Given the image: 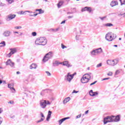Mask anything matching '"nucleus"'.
I'll use <instances>...</instances> for the list:
<instances>
[{
  "instance_id": "nucleus-18",
  "label": "nucleus",
  "mask_w": 125,
  "mask_h": 125,
  "mask_svg": "<svg viewBox=\"0 0 125 125\" xmlns=\"http://www.w3.org/2000/svg\"><path fill=\"white\" fill-rule=\"evenodd\" d=\"M51 114H52V112L51 111L49 110L48 113V115L46 118V121L47 122L49 121V119H50V117H51Z\"/></svg>"
},
{
  "instance_id": "nucleus-17",
  "label": "nucleus",
  "mask_w": 125,
  "mask_h": 125,
  "mask_svg": "<svg viewBox=\"0 0 125 125\" xmlns=\"http://www.w3.org/2000/svg\"><path fill=\"white\" fill-rule=\"evenodd\" d=\"M118 4H119V3L117 1H112L110 3V5L112 7H114V6L118 5Z\"/></svg>"
},
{
  "instance_id": "nucleus-62",
  "label": "nucleus",
  "mask_w": 125,
  "mask_h": 125,
  "mask_svg": "<svg viewBox=\"0 0 125 125\" xmlns=\"http://www.w3.org/2000/svg\"><path fill=\"white\" fill-rule=\"evenodd\" d=\"M26 11L23 12V13H22V14H23V15H24V14H26Z\"/></svg>"
},
{
  "instance_id": "nucleus-23",
  "label": "nucleus",
  "mask_w": 125,
  "mask_h": 125,
  "mask_svg": "<svg viewBox=\"0 0 125 125\" xmlns=\"http://www.w3.org/2000/svg\"><path fill=\"white\" fill-rule=\"evenodd\" d=\"M84 75H85L86 78H87V79L88 80V81H89V80H90L91 79V76H90V75H91V73H87Z\"/></svg>"
},
{
  "instance_id": "nucleus-63",
  "label": "nucleus",
  "mask_w": 125,
  "mask_h": 125,
  "mask_svg": "<svg viewBox=\"0 0 125 125\" xmlns=\"http://www.w3.org/2000/svg\"><path fill=\"white\" fill-rule=\"evenodd\" d=\"M42 92H42L41 93V95H42V96L43 95V94H42Z\"/></svg>"
},
{
  "instance_id": "nucleus-19",
  "label": "nucleus",
  "mask_w": 125,
  "mask_h": 125,
  "mask_svg": "<svg viewBox=\"0 0 125 125\" xmlns=\"http://www.w3.org/2000/svg\"><path fill=\"white\" fill-rule=\"evenodd\" d=\"M3 36L4 37H9L10 36V32L8 31H6L3 33Z\"/></svg>"
},
{
  "instance_id": "nucleus-29",
  "label": "nucleus",
  "mask_w": 125,
  "mask_h": 125,
  "mask_svg": "<svg viewBox=\"0 0 125 125\" xmlns=\"http://www.w3.org/2000/svg\"><path fill=\"white\" fill-rule=\"evenodd\" d=\"M6 44H5V42L2 41L0 43V47H2L3 46H5Z\"/></svg>"
},
{
  "instance_id": "nucleus-40",
  "label": "nucleus",
  "mask_w": 125,
  "mask_h": 125,
  "mask_svg": "<svg viewBox=\"0 0 125 125\" xmlns=\"http://www.w3.org/2000/svg\"><path fill=\"white\" fill-rule=\"evenodd\" d=\"M32 36H33V37H36V36H37V32H32Z\"/></svg>"
},
{
  "instance_id": "nucleus-42",
  "label": "nucleus",
  "mask_w": 125,
  "mask_h": 125,
  "mask_svg": "<svg viewBox=\"0 0 125 125\" xmlns=\"http://www.w3.org/2000/svg\"><path fill=\"white\" fill-rule=\"evenodd\" d=\"M119 74H120V70H116L115 72V75H119Z\"/></svg>"
},
{
  "instance_id": "nucleus-44",
  "label": "nucleus",
  "mask_w": 125,
  "mask_h": 125,
  "mask_svg": "<svg viewBox=\"0 0 125 125\" xmlns=\"http://www.w3.org/2000/svg\"><path fill=\"white\" fill-rule=\"evenodd\" d=\"M97 83V81H95L94 83H91L90 84V85H93V84H95Z\"/></svg>"
},
{
  "instance_id": "nucleus-58",
  "label": "nucleus",
  "mask_w": 125,
  "mask_h": 125,
  "mask_svg": "<svg viewBox=\"0 0 125 125\" xmlns=\"http://www.w3.org/2000/svg\"><path fill=\"white\" fill-rule=\"evenodd\" d=\"M1 123H2L1 121V118L0 117V125H1Z\"/></svg>"
},
{
  "instance_id": "nucleus-6",
  "label": "nucleus",
  "mask_w": 125,
  "mask_h": 125,
  "mask_svg": "<svg viewBox=\"0 0 125 125\" xmlns=\"http://www.w3.org/2000/svg\"><path fill=\"white\" fill-rule=\"evenodd\" d=\"M119 62L118 60H107V64L108 65H111V66H115V65H117Z\"/></svg>"
},
{
  "instance_id": "nucleus-15",
  "label": "nucleus",
  "mask_w": 125,
  "mask_h": 125,
  "mask_svg": "<svg viewBox=\"0 0 125 125\" xmlns=\"http://www.w3.org/2000/svg\"><path fill=\"white\" fill-rule=\"evenodd\" d=\"M40 116L42 117V118L40 120L37 121V124H39V123H41V122L43 121L44 120V115H43L42 113L41 112Z\"/></svg>"
},
{
  "instance_id": "nucleus-5",
  "label": "nucleus",
  "mask_w": 125,
  "mask_h": 125,
  "mask_svg": "<svg viewBox=\"0 0 125 125\" xmlns=\"http://www.w3.org/2000/svg\"><path fill=\"white\" fill-rule=\"evenodd\" d=\"M74 74L71 75L68 73L67 75L64 77V81H67L68 83H71V81L74 78Z\"/></svg>"
},
{
  "instance_id": "nucleus-16",
  "label": "nucleus",
  "mask_w": 125,
  "mask_h": 125,
  "mask_svg": "<svg viewBox=\"0 0 125 125\" xmlns=\"http://www.w3.org/2000/svg\"><path fill=\"white\" fill-rule=\"evenodd\" d=\"M70 119V117H65L64 118H62V119H61L59 121V124L60 125H62V123H63V122H64V121H66V120H68Z\"/></svg>"
},
{
  "instance_id": "nucleus-3",
  "label": "nucleus",
  "mask_w": 125,
  "mask_h": 125,
  "mask_svg": "<svg viewBox=\"0 0 125 125\" xmlns=\"http://www.w3.org/2000/svg\"><path fill=\"white\" fill-rule=\"evenodd\" d=\"M53 53L52 52H49L46 54L43 59V62H46L47 61H48L49 59L52 58V57H53Z\"/></svg>"
},
{
  "instance_id": "nucleus-20",
  "label": "nucleus",
  "mask_w": 125,
  "mask_h": 125,
  "mask_svg": "<svg viewBox=\"0 0 125 125\" xmlns=\"http://www.w3.org/2000/svg\"><path fill=\"white\" fill-rule=\"evenodd\" d=\"M63 62H60L58 61H55L53 63V65L54 66V67H56L57 66H59V65H60V64H62Z\"/></svg>"
},
{
  "instance_id": "nucleus-2",
  "label": "nucleus",
  "mask_w": 125,
  "mask_h": 125,
  "mask_svg": "<svg viewBox=\"0 0 125 125\" xmlns=\"http://www.w3.org/2000/svg\"><path fill=\"white\" fill-rule=\"evenodd\" d=\"M51 102L48 100H43L40 102V105L42 109H44L47 105H51Z\"/></svg>"
},
{
  "instance_id": "nucleus-30",
  "label": "nucleus",
  "mask_w": 125,
  "mask_h": 125,
  "mask_svg": "<svg viewBox=\"0 0 125 125\" xmlns=\"http://www.w3.org/2000/svg\"><path fill=\"white\" fill-rule=\"evenodd\" d=\"M50 31H52L53 32H57V31H59V28H56V29L51 28L50 29Z\"/></svg>"
},
{
  "instance_id": "nucleus-13",
  "label": "nucleus",
  "mask_w": 125,
  "mask_h": 125,
  "mask_svg": "<svg viewBox=\"0 0 125 125\" xmlns=\"http://www.w3.org/2000/svg\"><path fill=\"white\" fill-rule=\"evenodd\" d=\"M113 122H120L121 118H120V115H117V116H112Z\"/></svg>"
},
{
  "instance_id": "nucleus-35",
  "label": "nucleus",
  "mask_w": 125,
  "mask_h": 125,
  "mask_svg": "<svg viewBox=\"0 0 125 125\" xmlns=\"http://www.w3.org/2000/svg\"><path fill=\"white\" fill-rule=\"evenodd\" d=\"M87 9V7H85L84 8H83L82 9V12H83V11H86Z\"/></svg>"
},
{
  "instance_id": "nucleus-4",
  "label": "nucleus",
  "mask_w": 125,
  "mask_h": 125,
  "mask_svg": "<svg viewBox=\"0 0 125 125\" xmlns=\"http://www.w3.org/2000/svg\"><path fill=\"white\" fill-rule=\"evenodd\" d=\"M102 53V48H99L95 50H93L91 52V55L92 56H96V55Z\"/></svg>"
},
{
  "instance_id": "nucleus-56",
  "label": "nucleus",
  "mask_w": 125,
  "mask_h": 125,
  "mask_svg": "<svg viewBox=\"0 0 125 125\" xmlns=\"http://www.w3.org/2000/svg\"><path fill=\"white\" fill-rule=\"evenodd\" d=\"M38 14H39L36 13V14H34L33 15H34V17H36V16H37L38 15Z\"/></svg>"
},
{
  "instance_id": "nucleus-53",
  "label": "nucleus",
  "mask_w": 125,
  "mask_h": 125,
  "mask_svg": "<svg viewBox=\"0 0 125 125\" xmlns=\"http://www.w3.org/2000/svg\"><path fill=\"white\" fill-rule=\"evenodd\" d=\"M120 15L121 16H123V17H125V13L124 14H121Z\"/></svg>"
},
{
  "instance_id": "nucleus-49",
  "label": "nucleus",
  "mask_w": 125,
  "mask_h": 125,
  "mask_svg": "<svg viewBox=\"0 0 125 125\" xmlns=\"http://www.w3.org/2000/svg\"><path fill=\"white\" fill-rule=\"evenodd\" d=\"M105 18H106V17H100V19H101V20H104V19H105Z\"/></svg>"
},
{
  "instance_id": "nucleus-38",
  "label": "nucleus",
  "mask_w": 125,
  "mask_h": 125,
  "mask_svg": "<svg viewBox=\"0 0 125 125\" xmlns=\"http://www.w3.org/2000/svg\"><path fill=\"white\" fill-rule=\"evenodd\" d=\"M107 76H113V72L110 71L107 73Z\"/></svg>"
},
{
  "instance_id": "nucleus-59",
  "label": "nucleus",
  "mask_w": 125,
  "mask_h": 125,
  "mask_svg": "<svg viewBox=\"0 0 125 125\" xmlns=\"http://www.w3.org/2000/svg\"><path fill=\"white\" fill-rule=\"evenodd\" d=\"M67 14H73V12H67Z\"/></svg>"
},
{
  "instance_id": "nucleus-12",
  "label": "nucleus",
  "mask_w": 125,
  "mask_h": 125,
  "mask_svg": "<svg viewBox=\"0 0 125 125\" xmlns=\"http://www.w3.org/2000/svg\"><path fill=\"white\" fill-rule=\"evenodd\" d=\"M11 52L8 54V56L10 57L12 54H14V53H16L17 52V50L16 48H11L10 49Z\"/></svg>"
},
{
  "instance_id": "nucleus-14",
  "label": "nucleus",
  "mask_w": 125,
  "mask_h": 125,
  "mask_svg": "<svg viewBox=\"0 0 125 125\" xmlns=\"http://www.w3.org/2000/svg\"><path fill=\"white\" fill-rule=\"evenodd\" d=\"M15 17H16V15H11L10 14L8 16V18L7 19V20L8 21H10V20H12V19H14V18H15Z\"/></svg>"
},
{
  "instance_id": "nucleus-27",
  "label": "nucleus",
  "mask_w": 125,
  "mask_h": 125,
  "mask_svg": "<svg viewBox=\"0 0 125 125\" xmlns=\"http://www.w3.org/2000/svg\"><path fill=\"white\" fill-rule=\"evenodd\" d=\"M89 93L90 96H92V97L95 96V94H94V92H93L92 90H90Z\"/></svg>"
},
{
  "instance_id": "nucleus-61",
  "label": "nucleus",
  "mask_w": 125,
  "mask_h": 125,
  "mask_svg": "<svg viewBox=\"0 0 125 125\" xmlns=\"http://www.w3.org/2000/svg\"><path fill=\"white\" fill-rule=\"evenodd\" d=\"M17 75H19V74H20V72L19 71L17 72Z\"/></svg>"
},
{
  "instance_id": "nucleus-45",
  "label": "nucleus",
  "mask_w": 125,
  "mask_h": 125,
  "mask_svg": "<svg viewBox=\"0 0 125 125\" xmlns=\"http://www.w3.org/2000/svg\"><path fill=\"white\" fill-rule=\"evenodd\" d=\"M8 103V104H14V102H13V101H10Z\"/></svg>"
},
{
  "instance_id": "nucleus-37",
  "label": "nucleus",
  "mask_w": 125,
  "mask_h": 125,
  "mask_svg": "<svg viewBox=\"0 0 125 125\" xmlns=\"http://www.w3.org/2000/svg\"><path fill=\"white\" fill-rule=\"evenodd\" d=\"M102 66V63H100L99 64H97L96 67L97 68H99Z\"/></svg>"
},
{
  "instance_id": "nucleus-31",
  "label": "nucleus",
  "mask_w": 125,
  "mask_h": 125,
  "mask_svg": "<svg viewBox=\"0 0 125 125\" xmlns=\"http://www.w3.org/2000/svg\"><path fill=\"white\" fill-rule=\"evenodd\" d=\"M121 3V5H123V4H125V0H119Z\"/></svg>"
},
{
  "instance_id": "nucleus-21",
  "label": "nucleus",
  "mask_w": 125,
  "mask_h": 125,
  "mask_svg": "<svg viewBox=\"0 0 125 125\" xmlns=\"http://www.w3.org/2000/svg\"><path fill=\"white\" fill-rule=\"evenodd\" d=\"M64 4V1L60 0L59 1L58 4H57L58 8H60Z\"/></svg>"
},
{
  "instance_id": "nucleus-36",
  "label": "nucleus",
  "mask_w": 125,
  "mask_h": 125,
  "mask_svg": "<svg viewBox=\"0 0 125 125\" xmlns=\"http://www.w3.org/2000/svg\"><path fill=\"white\" fill-rule=\"evenodd\" d=\"M87 9V7H85L84 8H83L82 9V12H83V11H86Z\"/></svg>"
},
{
  "instance_id": "nucleus-7",
  "label": "nucleus",
  "mask_w": 125,
  "mask_h": 125,
  "mask_svg": "<svg viewBox=\"0 0 125 125\" xmlns=\"http://www.w3.org/2000/svg\"><path fill=\"white\" fill-rule=\"evenodd\" d=\"M111 122H114L113 119V116L111 117L107 116L104 119V125H106L107 123H111Z\"/></svg>"
},
{
  "instance_id": "nucleus-26",
  "label": "nucleus",
  "mask_w": 125,
  "mask_h": 125,
  "mask_svg": "<svg viewBox=\"0 0 125 125\" xmlns=\"http://www.w3.org/2000/svg\"><path fill=\"white\" fill-rule=\"evenodd\" d=\"M63 66H66V67H70V64H69V62L67 61H65L63 62H62Z\"/></svg>"
},
{
  "instance_id": "nucleus-64",
  "label": "nucleus",
  "mask_w": 125,
  "mask_h": 125,
  "mask_svg": "<svg viewBox=\"0 0 125 125\" xmlns=\"http://www.w3.org/2000/svg\"><path fill=\"white\" fill-rule=\"evenodd\" d=\"M0 83H2V81L0 80Z\"/></svg>"
},
{
  "instance_id": "nucleus-33",
  "label": "nucleus",
  "mask_w": 125,
  "mask_h": 125,
  "mask_svg": "<svg viewBox=\"0 0 125 125\" xmlns=\"http://www.w3.org/2000/svg\"><path fill=\"white\" fill-rule=\"evenodd\" d=\"M112 37V39L113 40H115V39H116V38H117V35L115 34H113L112 35H111Z\"/></svg>"
},
{
  "instance_id": "nucleus-41",
  "label": "nucleus",
  "mask_w": 125,
  "mask_h": 125,
  "mask_svg": "<svg viewBox=\"0 0 125 125\" xmlns=\"http://www.w3.org/2000/svg\"><path fill=\"white\" fill-rule=\"evenodd\" d=\"M62 48L64 49V48H67V46L64 45L63 44H62Z\"/></svg>"
},
{
  "instance_id": "nucleus-1",
  "label": "nucleus",
  "mask_w": 125,
  "mask_h": 125,
  "mask_svg": "<svg viewBox=\"0 0 125 125\" xmlns=\"http://www.w3.org/2000/svg\"><path fill=\"white\" fill-rule=\"evenodd\" d=\"M47 43V40L44 37L38 38L35 41L36 45H45Z\"/></svg>"
},
{
  "instance_id": "nucleus-34",
  "label": "nucleus",
  "mask_w": 125,
  "mask_h": 125,
  "mask_svg": "<svg viewBox=\"0 0 125 125\" xmlns=\"http://www.w3.org/2000/svg\"><path fill=\"white\" fill-rule=\"evenodd\" d=\"M105 26L106 27H111V26H113V24L112 23H106Z\"/></svg>"
},
{
  "instance_id": "nucleus-55",
  "label": "nucleus",
  "mask_w": 125,
  "mask_h": 125,
  "mask_svg": "<svg viewBox=\"0 0 125 125\" xmlns=\"http://www.w3.org/2000/svg\"><path fill=\"white\" fill-rule=\"evenodd\" d=\"M94 94H95V95H98V92H94Z\"/></svg>"
},
{
  "instance_id": "nucleus-24",
  "label": "nucleus",
  "mask_w": 125,
  "mask_h": 125,
  "mask_svg": "<svg viewBox=\"0 0 125 125\" xmlns=\"http://www.w3.org/2000/svg\"><path fill=\"white\" fill-rule=\"evenodd\" d=\"M36 11H39L38 14H42L44 13V11L42 10V9H37Z\"/></svg>"
},
{
  "instance_id": "nucleus-28",
  "label": "nucleus",
  "mask_w": 125,
  "mask_h": 125,
  "mask_svg": "<svg viewBox=\"0 0 125 125\" xmlns=\"http://www.w3.org/2000/svg\"><path fill=\"white\" fill-rule=\"evenodd\" d=\"M8 87H9V88H10V89H13V90H14V91H15V89H14V88L13 87V85L12 84H8Z\"/></svg>"
},
{
  "instance_id": "nucleus-60",
  "label": "nucleus",
  "mask_w": 125,
  "mask_h": 125,
  "mask_svg": "<svg viewBox=\"0 0 125 125\" xmlns=\"http://www.w3.org/2000/svg\"><path fill=\"white\" fill-rule=\"evenodd\" d=\"M29 16H30V17H34V15H32V14H30L29 15Z\"/></svg>"
},
{
  "instance_id": "nucleus-47",
  "label": "nucleus",
  "mask_w": 125,
  "mask_h": 125,
  "mask_svg": "<svg viewBox=\"0 0 125 125\" xmlns=\"http://www.w3.org/2000/svg\"><path fill=\"white\" fill-rule=\"evenodd\" d=\"M21 28H22V27L21 26L15 27V28H16V29H21Z\"/></svg>"
},
{
  "instance_id": "nucleus-46",
  "label": "nucleus",
  "mask_w": 125,
  "mask_h": 125,
  "mask_svg": "<svg viewBox=\"0 0 125 125\" xmlns=\"http://www.w3.org/2000/svg\"><path fill=\"white\" fill-rule=\"evenodd\" d=\"M78 92H79V91H76V90H74L72 93V94H73V93H78Z\"/></svg>"
},
{
  "instance_id": "nucleus-50",
  "label": "nucleus",
  "mask_w": 125,
  "mask_h": 125,
  "mask_svg": "<svg viewBox=\"0 0 125 125\" xmlns=\"http://www.w3.org/2000/svg\"><path fill=\"white\" fill-rule=\"evenodd\" d=\"M79 37H80V35H79L78 34H77L76 36V39L77 40H79Z\"/></svg>"
},
{
  "instance_id": "nucleus-51",
  "label": "nucleus",
  "mask_w": 125,
  "mask_h": 125,
  "mask_svg": "<svg viewBox=\"0 0 125 125\" xmlns=\"http://www.w3.org/2000/svg\"><path fill=\"white\" fill-rule=\"evenodd\" d=\"M74 17V16H69L68 17V19H71V18H73Z\"/></svg>"
},
{
  "instance_id": "nucleus-10",
  "label": "nucleus",
  "mask_w": 125,
  "mask_h": 125,
  "mask_svg": "<svg viewBox=\"0 0 125 125\" xmlns=\"http://www.w3.org/2000/svg\"><path fill=\"white\" fill-rule=\"evenodd\" d=\"M81 81V83H88V82H89V80L87 79V78L85 76V75H83Z\"/></svg>"
},
{
  "instance_id": "nucleus-48",
  "label": "nucleus",
  "mask_w": 125,
  "mask_h": 125,
  "mask_svg": "<svg viewBox=\"0 0 125 125\" xmlns=\"http://www.w3.org/2000/svg\"><path fill=\"white\" fill-rule=\"evenodd\" d=\"M25 12H28V13H36V12H33L30 11H25Z\"/></svg>"
},
{
  "instance_id": "nucleus-57",
  "label": "nucleus",
  "mask_w": 125,
  "mask_h": 125,
  "mask_svg": "<svg viewBox=\"0 0 125 125\" xmlns=\"http://www.w3.org/2000/svg\"><path fill=\"white\" fill-rule=\"evenodd\" d=\"M88 112H89V110H86V111L85 112V114H88Z\"/></svg>"
},
{
  "instance_id": "nucleus-9",
  "label": "nucleus",
  "mask_w": 125,
  "mask_h": 125,
  "mask_svg": "<svg viewBox=\"0 0 125 125\" xmlns=\"http://www.w3.org/2000/svg\"><path fill=\"white\" fill-rule=\"evenodd\" d=\"M6 66H8V65H9V66L12 67V68H14V62H11V59L8 60V61L6 62Z\"/></svg>"
},
{
  "instance_id": "nucleus-52",
  "label": "nucleus",
  "mask_w": 125,
  "mask_h": 125,
  "mask_svg": "<svg viewBox=\"0 0 125 125\" xmlns=\"http://www.w3.org/2000/svg\"><path fill=\"white\" fill-rule=\"evenodd\" d=\"M109 78H106L103 79V81H106V80H109Z\"/></svg>"
},
{
  "instance_id": "nucleus-25",
  "label": "nucleus",
  "mask_w": 125,
  "mask_h": 125,
  "mask_svg": "<svg viewBox=\"0 0 125 125\" xmlns=\"http://www.w3.org/2000/svg\"><path fill=\"white\" fill-rule=\"evenodd\" d=\"M37 68V64L35 63H32L30 66V69H36Z\"/></svg>"
},
{
  "instance_id": "nucleus-39",
  "label": "nucleus",
  "mask_w": 125,
  "mask_h": 125,
  "mask_svg": "<svg viewBox=\"0 0 125 125\" xmlns=\"http://www.w3.org/2000/svg\"><path fill=\"white\" fill-rule=\"evenodd\" d=\"M82 117V114H80L78 115H77L76 117V119H80Z\"/></svg>"
},
{
  "instance_id": "nucleus-54",
  "label": "nucleus",
  "mask_w": 125,
  "mask_h": 125,
  "mask_svg": "<svg viewBox=\"0 0 125 125\" xmlns=\"http://www.w3.org/2000/svg\"><path fill=\"white\" fill-rule=\"evenodd\" d=\"M65 22H66V21H63L61 23V24H65Z\"/></svg>"
},
{
  "instance_id": "nucleus-22",
  "label": "nucleus",
  "mask_w": 125,
  "mask_h": 125,
  "mask_svg": "<svg viewBox=\"0 0 125 125\" xmlns=\"http://www.w3.org/2000/svg\"><path fill=\"white\" fill-rule=\"evenodd\" d=\"M71 98L70 97H67L64 99V100L63 101V104H66V103H67V102H69L70 101Z\"/></svg>"
},
{
  "instance_id": "nucleus-32",
  "label": "nucleus",
  "mask_w": 125,
  "mask_h": 125,
  "mask_svg": "<svg viewBox=\"0 0 125 125\" xmlns=\"http://www.w3.org/2000/svg\"><path fill=\"white\" fill-rule=\"evenodd\" d=\"M86 11H88V12H89L90 13V12H91V8L87 7Z\"/></svg>"
},
{
  "instance_id": "nucleus-43",
  "label": "nucleus",
  "mask_w": 125,
  "mask_h": 125,
  "mask_svg": "<svg viewBox=\"0 0 125 125\" xmlns=\"http://www.w3.org/2000/svg\"><path fill=\"white\" fill-rule=\"evenodd\" d=\"M46 73L47 74V76H51V74L48 71H46Z\"/></svg>"
},
{
  "instance_id": "nucleus-8",
  "label": "nucleus",
  "mask_w": 125,
  "mask_h": 125,
  "mask_svg": "<svg viewBox=\"0 0 125 125\" xmlns=\"http://www.w3.org/2000/svg\"><path fill=\"white\" fill-rule=\"evenodd\" d=\"M105 40H106L107 42H112V41H113V37L112 36V32H110L106 34Z\"/></svg>"
},
{
  "instance_id": "nucleus-11",
  "label": "nucleus",
  "mask_w": 125,
  "mask_h": 125,
  "mask_svg": "<svg viewBox=\"0 0 125 125\" xmlns=\"http://www.w3.org/2000/svg\"><path fill=\"white\" fill-rule=\"evenodd\" d=\"M10 4H11L13 2V0H6ZM4 1V0H0V6H4L5 4L2 3Z\"/></svg>"
}]
</instances>
